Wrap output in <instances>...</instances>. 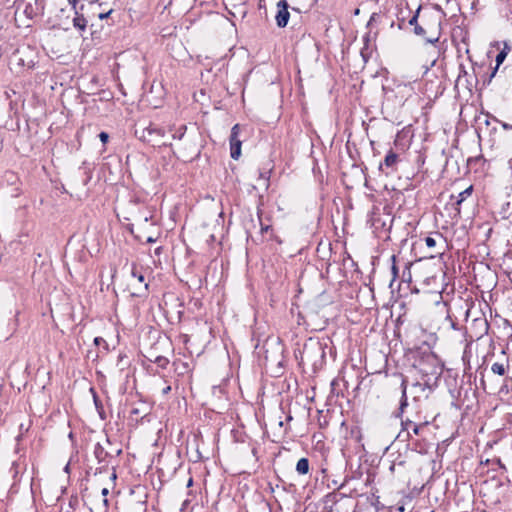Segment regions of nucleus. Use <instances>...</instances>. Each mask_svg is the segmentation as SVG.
<instances>
[{
	"mask_svg": "<svg viewBox=\"0 0 512 512\" xmlns=\"http://www.w3.org/2000/svg\"><path fill=\"white\" fill-rule=\"evenodd\" d=\"M348 484H349V482H342V484L340 486H338L335 491L327 494L326 497H327L328 501L337 503L344 497L358 496L356 489H351L348 486Z\"/></svg>",
	"mask_w": 512,
	"mask_h": 512,
	"instance_id": "5",
	"label": "nucleus"
},
{
	"mask_svg": "<svg viewBox=\"0 0 512 512\" xmlns=\"http://www.w3.org/2000/svg\"><path fill=\"white\" fill-rule=\"evenodd\" d=\"M147 407L145 404L141 403L139 406H133L130 411V420L135 423H139L148 417Z\"/></svg>",
	"mask_w": 512,
	"mask_h": 512,
	"instance_id": "9",
	"label": "nucleus"
},
{
	"mask_svg": "<svg viewBox=\"0 0 512 512\" xmlns=\"http://www.w3.org/2000/svg\"><path fill=\"white\" fill-rule=\"evenodd\" d=\"M40 482H34V481H31L30 482V490L31 492L34 494L36 492V490L39 488V485Z\"/></svg>",
	"mask_w": 512,
	"mask_h": 512,
	"instance_id": "34",
	"label": "nucleus"
},
{
	"mask_svg": "<svg viewBox=\"0 0 512 512\" xmlns=\"http://www.w3.org/2000/svg\"><path fill=\"white\" fill-rule=\"evenodd\" d=\"M132 276L134 278H136L139 283H144L143 292H139V293L133 292L132 294L134 296H139V297L143 296L144 293H146L147 290H148V283H145L144 275L142 273L138 272L136 268H133L132 269Z\"/></svg>",
	"mask_w": 512,
	"mask_h": 512,
	"instance_id": "14",
	"label": "nucleus"
},
{
	"mask_svg": "<svg viewBox=\"0 0 512 512\" xmlns=\"http://www.w3.org/2000/svg\"><path fill=\"white\" fill-rule=\"evenodd\" d=\"M277 14L275 16L278 27L284 28L289 21L290 13L288 11V3L286 0H280L277 3Z\"/></svg>",
	"mask_w": 512,
	"mask_h": 512,
	"instance_id": "7",
	"label": "nucleus"
},
{
	"mask_svg": "<svg viewBox=\"0 0 512 512\" xmlns=\"http://www.w3.org/2000/svg\"><path fill=\"white\" fill-rule=\"evenodd\" d=\"M100 340H102V339L101 338H95V343L98 344Z\"/></svg>",
	"mask_w": 512,
	"mask_h": 512,
	"instance_id": "50",
	"label": "nucleus"
},
{
	"mask_svg": "<svg viewBox=\"0 0 512 512\" xmlns=\"http://www.w3.org/2000/svg\"><path fill=\"white\" fill-rule=\"evenodd\" d=\"M273 482H267V485L271 489V492L276 493L275 498L284 497L287 494H291L292 498L295 501H299L301 497L295 496L296 488L292 482H276L275 486L272 485Z\"/></svg>",
	"mask_w": 512,
	"mask_h": 512,
	"instance_id": "4",
	"label": "nucleus"
},
{
	"mask_svg": "<svg viewBox=\"0 0 512 512\" xmlns=\"http://www.w3.org/2000/svg\"><path fill=\"white\" fill-rule=\"evenodd\" d=\"M489 327V322L483 314L479 317H475L470 325V338L472 340L482 339L488 334Z\"/></svg>",
	"mask_w": 512,
	"mask_h": 512,
	"instance_id": "3",
	"label": "nucleus"
},
{
	"mask_svg": "<svg viewBox=\"0 0 512 512\" xmlns=\"http://www.w3.org/2000/svg\"><path fill=\"white\" fill-rule=\"evenodd\" d=\"M391 261H392L391 272L393 275V280H395L398 276V268L396 266V256L395 255L391 256Z\"/></svg>",
	"mask_w": 512,
	"mask_h": 512,
	"instance_id": "27",
	"label": "nucleus"
},
{
	"mask_svg": "<svg viewBox=\"0 0 512 512\" xmlns=\"http://www.w3.org/2000/svg\"><path fill=\"white\" fill-rule=\"evenodd\" d=\"M397 511L398 512H404L405 511L404 504L399 505L398 508H397Z\"/></svg>",
	"mask_w": 512,
	"mask_h": 512,
	"instance_id": "43",
	"label": "nucleus"
},
{
	"mask_svg": "<svg viewBox=\"0 0 512 512\" xmlns=\"http://www.w3.org/2000/svg\"><path fill=\"white\" fill-rule=\"evenodd\" d=\"M401 388H402V396H401V401H400V406L398 408V411L396 413V417L398 418H402V414L404 412V409L405 407L408 405L407 403V380L406 379H402V382H401Z\"/></svg>",
	"mask_w": 512,
	"mask_h": 512,
	"instance_id": "11",
	"label": "nucleus"
},
{
	"mask_svg": "<svg viewBox=\"0 0 512 512\" xmlns=\"http://www.w3.org/2000/svg\"><path fill=\"white\" fill-rule=\"evenodd\" d=\"M427 389L426 383H420L416 382L411 387V393L413 394V397L415 400L419 399Z\"/></svg>",
	"mask_w": 512,
	"mask_h": 512,
	"instance_id": "15",
	"label": "nucleus"
},
{
	"mask_svg": "<svg viewBox=\"0 0 512 512\" xmlns=\"http://www.w3.org/2000/svg\"><path fill=\"white\" fill-rule=\"evenodd\" d=\"M101 493H102V495H103L104 497H106V496L109 494V490H108V488H103V489H102V491H101ZM104 503H105L106 505H107V503H108V500H107L106 498H104Z\"/></svg>",
	"mask_w": 512,
	"mask_h": 512,
	"instance_id": "36",
	"label": "nucleus"
},
{
	"mask_svg": "<svg viewBox=\"0 0 512 512\" xmlns=\"http://www.w3.org/2000/svg\"><path fill=\"white\" fill-rule=\"evenodd\" d=\"M170 390H171V387L170 386H166L165 388H163L162 393L163 394H168L170 392Z\"/></svg>",
	"mask_w": 512,
	"mask_h": 512,
	"instance_id": "40",
	"label": "nucleus"
},
{
	"mask_svg": "<svg viewBox=\"0 0 512 512\" xmlns=\"http://www.w3.org/2000/svg\"><path fill=\"white\" fill-rule=\"evenodd\" d=\"M103 469H104V472L106 473L105 477L107 478V480H116L117 479V474H116L114 466L108 467L105 465H101L100 467L96 468L95 475L102 474Z\"/></svg>",
	"mask_w": 512,
	"mask_h": 512,
	"instance_id": "13",
	"label": "nucleus"
},
{
	"mask_svg": "<svg viewBox=\"0 0 512 512\" xmlns=\"http://www.w3.org/2000/svg\"><path fill=\"white\" fill-rule=\"evenodd\" d=\"M420 9H421V8L419 7V8L416 10L415 14H414V15L411 17V19L409 20V24H410L411 26H414V27H415L416 25H418V22H417V21H418V16H419Z\"/></svg>",
	"mask_w": 512,
	"mask_h": 512,
	"instance_id": "30",
	"label": "nucleus"
},
{
	"mask_svg": "<svg viewBox=\"0 0 512 512\" xmlns=\"http://www.w3.org/2000/svg\"><path fill=\"white\" fill-rule=\"evenodd\" d=\"M111 12H112V10H110L107 13H101V14H99V18L100 19L106 18V17H108L111 14Z\"/></svg>",
	"mask_w": 512,
	"mask_h": 512,
	"instance_id": "38",
	"label": "nucleus"
},
{
	"mask_svg": "<svg viewBox=\"0 0 512 512\" xmlns=\"http://www.w3.org/2000/svg\"><path fill=\"white\" fill-rule=\"evenodd\" d=\"M489 117H490L493 121H495V122H497V123H500V124H501V126H502V128H503L504 130H512V125H511V124H508V123H506V122L500 121L499 119H497L495 116H492V115H489Z\"/></svg>",
	"mask_w": 512,
	"mask_h": 512,
	"instance_id": "28",
	"label": "nucleus"
},
{
	"mask_svg": "<svg viewBox=\"0 0 512 512\" xmlns=\"http://www.w3.org/2000/svg\"><path fill=\"white\" fill-rule=\"evenodd\" d=\"M136 134L139 135V139L151 144L152 146L165 145L162 141L165 131L153 124L143 128L141 131L136 130Z\"/></svg>",
	"mask_w": 512,
	"mask_h": 512,
	"instance_id": "2",
	"label": "nucleus"
},
{
	"mask_svg": "<svg viewBox=\"0 0 512 512\" xmlns=\"http://www.w3.org/2000/svg\"><path fill=\"white\" fill-rule=\"evenodd\" d=\"M425 244L429 248H434L436 246V239L432 236H427L424 239Z\"/></svg>",
	"mask_w": 512,
	"mask_h": 512,
	"instance_id": "29",
	"label": "nucleus"
},
{
	"mask_svg": "<svg viewBox=\"0 0 512 512\" xmlns=\"http://www.w3.org/2000/svg\"><path fill=\"white\" fill-rule=\"evenodd\" d=\"M460 68H461V71H460V73H459V75H458V78H457V84H456V85H458V84H459V82L461 81L462 75H464V76H465V75L467 74V72H466V70L464 69V67H463V66H461Z\"/></svg>",
	"mask_w": 512,
	"mask_h": 512,
	"instance_id": "35",
	"label": "nucleus"
},
{
	"mask_svg": "<svg viewBox=\"0 0 512 512\" xmlns=\"http://www.w3.org/2000/svg\"><path fill=\"white\" fill-rule=\"evenodd\" d=\"M194 482H187V488L192 487Z\"/></svg>",
	"mask_w": 512,
	"mask_h": 512,
	"instance_id": "49",
	"label": "nucleus"
},
{
	"mask_svg": "<svg viewBox=\"0 0 512 512\" xmlns=\"http://www.w3.org/2000/svg\"><path fill=\"white\" fill-rule=\"evenodd\" d=\"M94 454L96 456V458L99 460V464H101L105 458L110 455V453L108 451H106L103 446L99 443H97L95 445V448H94Z\"/></svg>",
	"mask_w": 512,
	"mask_h": 512,
	"instance_id": "18",
	"label": "nucleus"
},
{
	"mask_svg": "<svg viewBox=\"0 0 512 512\" xmlns=\"http://www.w3.org/2000/svg\"><path fill=\"white\" fill-rule=\"evenodd\" d=\"M427 360H428V361H431V362H433V363H434V362H437L436 357H435V356H433V355L428 356V357H427Z\"/></svg>",
	"mask_w": 512,
	"mask_h": 512,
	"instance_id": "39",
	"label": "nucleus"
},
{
	"mask_svg": "<svg viewBox=\"0 0 512 512\" xmlns=\"http://www.w3.org/2000/svg\"><path fill=\"white\" fill-rule=\"evenodd\" d=\"M68 2L74 9L76 8L77 0H68Z\"/></svg>",
	"mask_w": 512,
	"mask_h": 512,
	"instance_id": "41",
	"label": "nucleus"
},
{
	"mask_svg": "<svg viewBox=\"0 0 512 512\" xmlns=\"http://www.w3.org/2000/svg\"><path fill=\"white\" fill-rule=\"evenodd\" d=\"M20 11L28 19H33L39 13V7L37 4V0H26L23 3L19 4L16 9V15L19 14Z\"/></svg>",
	"mask_w": 512,
	"mask_h": 512,
	"instance_id": "6",
	"label": "nucleus"
},
{
	"mask_svg": "<svg viewBox=\"0 0 512 512\" xmlns=\"http://www.w3.org/2000/svg\"><path fill=\"white\" fill-rule=\"evenodd\" d=\"M150 361L157 364L158 367L165 369L169 364V359L164 356H155V359L148 358Z\"/></svg>",
	"mask_w": 512,
	"mask_h": 512,
	"instance_id": "24",
	"label": "nucleus"
},
{
	"mask_svg": "<svg viewBox=\"0 0 512 512\" xmlns=\"http://www.w3.org/2000/svg\"><path fill=\"white\" fill-rule=\"evenodd\" d=\"M401 425H402L403 430L407 431L408 434L410 433V430H412V432L415 435H419L420 430L426 426V423L415 424L413 421L407 419V420H402Z\"/></svg>",
	"mask_w": 512,
	"mask_h": 512,
	"instance_id": "12",
	"label": "nucleus"
},
{
	"mask_svg": "<svg viewBox=\"0 0 512 512\" xmlns=\"http://www.w3.org/2000/svg\"><path fill=\"white\" fill-rule=\"evenodd\" d=\"M231 158L237 160L241 155V143L230 144Z\"/></svg>",
	"mask_w": 512,
	"mask_h": 512,
	"instance_id": "23",
	"label": "nucleus"
},
{
	"mask_svg": "<svg viewBox=\"0 0 512 512\" xmlns=\"http://www.w3.org/2000/svg\"><path fill=\"white\" fill-rule=\"evenodd\" d=\"M414 33L418 36H423L425 34V30L422 26L418 24L414 28Z\"/></svg>",
	"mask_w": 512,
	"mask_h": 512,
	"instance_id": "32",
	"label": "nucleus"
},
{
	"mask_svg": "<svg viewBox=\"0 0 512 512\" xmlns=\"http://www.w3.org/2000/svg\"><path fill=\"white\" fill-rule=\"evenodd\" d=\"M268 229H269V226H268V225H266V226H263V225H262V226H261V231H262V232H267V231H268Z\"/></svg>",
	"mask_w": 512,
	"mask_h": 512,
	"instance_id": "44",
	"label": "nucleus"
},
{
	"mask_svg": "<svg viewBox=\"0 0 512 512\" xmlns=\"http://www.w3.org/2000/svg\"><path fill=\"white\" fill-rule=\"evenodd\" d=\"M435 235H436L438 238H440V239H442V238H443V237H442V234H441V233H439V232H436V233H435Z\"/></svg>",
	"mask_w": 512,
	"mask_h": 512,
	"instance_id": "48",
	"label": "nucleus"
},
{
	"mask_svg": "<svg viewBox=\"0 0 512 512\" xmlns=\"http://www.w3.org/2000/svg\"><path fill=\"white\" fill-rule=\"evenodd\" d=\"M99 138L103 144H106L108 142L109 135L106 132H101L99 134Z\"/></svg>",
	"mask_w": 512,
	"mask_h": 512,
	"instance_id": "33",
	"label": "nucleus"
},
{
	"mask_svg": "<svg viewBox=\"0 0 512 512\" xmlns=\"http://www.w3.org/2000/svg\"><path fill=\"white\" fill-rule=\"evenodd\" d=\"M296 471L299 475H305L309 471V461L307 458H301L296 464Z\"/></svg>",
	"mask_w": 512,
	"mask_h": 512,
	"instance_id": "17",
	"label": "nucleus"
},
{
	"mask_svg": "<svg viewBox=\"0 0 512 512\" xmlns=\"http://www.w3.org/2000/svg\"><path fill=\"white\" fill-rule=\"evenodd\" d=\"M438 41H439V37H438V36H437V37H434V38H427V39H426V42H427V43H430V44H435V43H437Z\"/></svg>",
	"mask_w": 512,
	"mask_h": 512,
	"instance_id": "37",
	"label": "nucleus"
},
{
	"mask_svg": "<svg viewBox=\"0 0 512 512\" xmlns=\"http://www.w3.org/2000/svg\"><path fill=\"white\" fill-rule=\"evenodd\" d=\"M185 131H186V126H181L178 131L173 134V138L174 139H182V137L184 136L185 134Z\"/></svg>",
	"mask_w": 512,
	"mask_h": 512,
	"instance_id": "31",
	"label": "nucleus"
},
{
	"mask_svg": "<svg viewBox=\"0 0 512 512\" xmlns=\"http://www.w3.org/2000/svg\"><path fill=\"white\" fill-rule=\"evenodd\" d=\"M424 489V485H422L420 488L414 487L408 495H405V498H407L409 501H411L413 498L420 495L422 490Z\"/></svg>",
	"mask_w": 512,
	"mask_h": 512,
	"instance_id": "26",
	"label": "nucleus"
},
{
	"mask_svg": "<svg viewBox=\"0 0 512 512\" xmlns=\"http://www.w3.org/2000/svg\"><path fill=\"white\" fill-rule=\"evenodd\" d=\"M147 498L148 487L146 484L129 485L119 501L120 512H146Z\"/></svg>",
	"mask_w": 512,
	"mask_h": 512,
	"instance_id": "1",
	"label": "nucleus"
},
{
	"mask_svg": "<svg viewBox=\"0 0 512 512\" xmlns=\"http://www.w3.org/2000/svg\"><path fill=\"white\" fill-rule=\"evenodd\" d=\"M239 134V124H235L232 127L231 134H230V144L232 143H241L240 139L238 138Z\"/></svg>",
	"mask_w": 512,
	"mask_h": 512,
	"instance_id": "25",
	"label": "nucleus"
},
{
	"mask_svg": "<svg viewBox=\"0 0 512 512\" xmlns=\"http://www.w3.org/2000/svg\"><path fill=\"white\" fill-rule=\"evenodd\" d=\"M66 492V487L61 486L60 487V495L64 494Z\"/></svg>",
	"mask_w": 512,
	"mask_h": 512,
	"instance_id": "46",
	"label": "nucleus"
},
{
	"mask_svg": "<svg viewBox=\"0 0 512 512\" xmlns=\"http://www.w3.org/2000/svg\"><path fill=\"white\" fill-rule=\"evenodd\" d=\"M94 402H95L97 409H99V403H98V399L96 398V396H94Z\"/></svg>",
	"mask_w": 512,
	"mask_h": 512,
	"instance_id": "47",
	"label": "nucleus"
},
{
	"mask_svg": "<svg viewBox=\"0 0 512 512\" xmlns=\"http://www.w3.org/2000/svg\"><path fill=\"white\" fill-rule=\"evenodd\" d=\"M73 26L81 31L85 30L86 26H87V21L86 19L84 18L83 15H79L77 12H76V16L74 17L73 19Z\"/></svg>",
	"mask_w": 512,
	"mask_h": 512,
	"instance_id": "19",
	"label": "nucleus"
},
{
	"mask_svg": "<svg viewBox=\"0 0 512 512\" xmlns=\"http://www.w3.org/2000/svg\"><path fill=\"white\" fill-rule=\"evenodd\" d=\"M509 51L510 46L507 43H505L504 48L496 56L497 66H500L504 62Z\"/></svg>",
	"mask_w": 512,
	"mask_h": 512,
	"instance_id": "20",
	"label": "nucleus"
},
{
	"mask_svg": "<svg viewBox=\"0 0 512 512\" xmlns=\"http://www.w3.org/2000/svg\"><path fill=\"white\" fill-rule=\"evenodd\" d=\"M398 155L393 152L392 150H390L387 155L385 156L384 158V162L383 164L387 167V168H391L392 170H394L397 162H398Z\"/></svg>",
	"mask_w": 512,
	"mask_h": 512,
	"instance_id": "16",
	"label": "nucleus"
},
{
	"mask_svg": "<svg viewBox=\"0 0 512 512\" xmlns=\"http://www.w3.org/2000/svg\"><path fill=\"white\" fill-rule=\"evenodd\" d=\"M304 354L308 359L313 358L314 356H319L321 360L325 358V349L319 342L311 343L310 345H305Z\"/></svg>",
	"mask_w": 512,
	"mask_h": 512,
	"instance_id": "8",
	"label": "nucleus"
},
{
	"mask_svg": "<svg viewBox=\"0 0 512 512\" xmlns=\"http://www.w3.org/2000/svg\"><path fill=\"white\" fill-rule=\"evenodd\" d=\"M498 67H499V66H497V65H496V67L494 68V70L492 71V73H491V75H490V79H489V80H491V79L495 76V74H496V72H497Z\"/></svg>",
	"mask_w": 512,
	"mask_h": 512,
	"instance_id": "42",
	"label": "nucleus"
},
{
	"mask_svg": "<svg viewBox=\"0 0 512 512\" xmlns=\"http://www.w3.org/2000/svg\"><path fill=\"white\" fill-rule=\"evenodd\" d=\"M442 370V366H440L439 364L434 365L431 371H428L425 368H421L423 374H431L432 376H434L435 379H437L442 374Z\"/></svg>",
	"mask_w": 512,
	"mask_h": 512,
	"instance_id": "21",
	"label": "nucleus"
},
{
	"mask_svg": "<svg viewBox=\"0 0 512 512\" xmlns=\"http://www.w3.org/2000/svg\"><path fill=\"white\" fill-rule=\"evenodd\" d=\"M69 469H70V464H69V463H67V464L65 465V467H64V471H65L66 473H69Z\"/></svg>",
	"mask_w": 512,
	"mask_h": 512,
	"instance_id": "45",
	"label": "nucleus"
},
{
	"mask_svg": "<svg viewBox=\"0 0 512 512\" xmlns=\"http://www.w3.org/2000/svg\"><path fill=\"white\" fill-rule=\"evenodd\" d=\"M472 191L473 187L469 186L468 188L460 192L457 196L456 205L459 206L467 197L471 195Z\"/></svg>",
	"mask_w": 512,
	"mask_h": 512,
	"instance_id": "22",
	"label": "nucleus"
},
{
	"mask_svg": "<svg viewBox=\"0 0 512 512\" xmlns=\"http://www.w3.org/2000/svg\"><path fill=\"white\" fill-rule=\"evenodd\" d=\"M509 368L510 364L508 358H505L503 362H495L491 365L492 373L498 376H505L509 371Z\"/></svg>",
	"mask_w": 512,
	"mask_h": 512,
	"instance_id": "10",
	"label": "nucleus"
}]
</instances>
